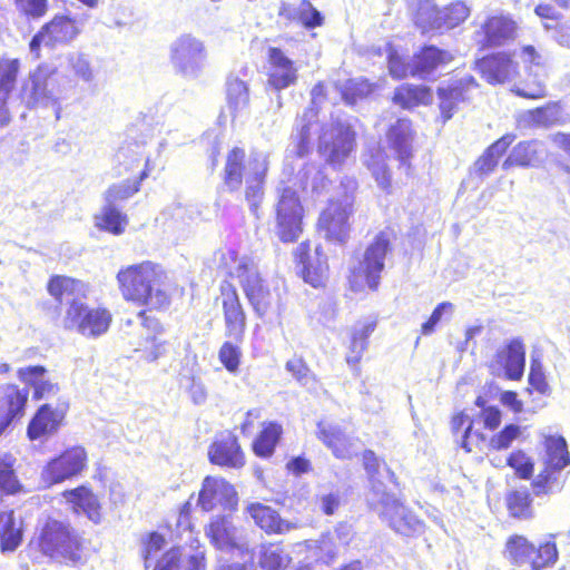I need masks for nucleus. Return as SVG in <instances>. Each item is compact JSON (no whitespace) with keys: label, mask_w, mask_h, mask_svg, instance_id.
<instances>
[{"label":"nucleus","mask_w":570,"mask_h":570,"mask_svg":"<svg viewBox=\"0 0 570 570\" xmlns=\"http://www.w3.org/2000/svg\"><path fill=\"white\" fill-rule=\"evenodd\" d=\"M207 57L205 42L190 33L180 35L169 47L174 70L185 78H197L205 69Z\"/></svg>","instance_id":"obj_12"},{"label":"nucleus","mask_w":570,"mask_h":570,"mask_svg":"<svg viewBox=\"0 0 570 570\" xmlns=\"http://www.w3.org/2000/svg\"><path fill=\"white\" fill-rule=\"evenodd\" d=\"M367 502L396 533L410 537L424 531V523L393 494L387 493L383 484H373L367 494Z\"/></svg>","instance_id":"obj_7"},{"label":"nucleus","mask_w":570,"mask_h":570,"mask_svg":"<svg viewBox=\"0 0 570 570\" xmlns=\"http://www.w3.org/2000/svg\"><path fill=\"white\" fill-rule=\"evenodd\" d=\"M535 142H519L511 151L509 157L504 160L502 167L508 169L512 166L529 167L533 166L537 159Z\"/></svg>","instance_id":"obj_49"},{"label":"nucleus","mask_w":570,"mask_h":570,"mask_svg":"<svg viewBox=\"0 0 570 570\" xmlns=\"http://www.w3.org/2000/svg\"><path fill=\"white\" fill-rule=\"evenodd\" d=\"M197 503L204 511H212L216 508L233 511L238 505V495L235 488L226 480L206 476Z\"/></svg>","instance_id":"obj_18"},{"label":"nucleus","mask_w":570,"mask_h":570,"mask_svg":"<svg viewBox=\"0 0 570 570\" xmlns=\"http://www.w3.org/2000/svg\"><path fill=\"white\" fill-rule=\"evenodd\" d=\"M285 368L303 386L315 382V377L302 357H293L285 364Z\"/></svg>","instance_id":"obj_58"},{"label":"nucleus","mask_w":570,"mask_h":570,"mask_svg":"<svg viewBox=\"0 0 570 570\" xmlns=\"http://www.w3.org/2000/svg\"><path fill=\"white\" fill-rule=\"evenodd\" d=\"M520 433L521 428L519 425L509 424L501 432L491 438L489 446L493 450L508 449Z\"/></svg>","instance_id":"obj_63"},{"label":"nucleus","mask_w":570,"mask_h":570,"mask_svg":"<svg viewBox=\"0 0 570 570\" xmlns=\"http://www.w3.org/2000/svg\"><path fill=\"white\" fill-rule=\"evenodd\" d=\"M292 558L279 543H265L259 547L258 564L264 570H285Z\"/></svg>","instance_id":"obj_41"},{"label":"nucleus","mask_w":570,"mask_h":570,"mask_svg":"<svg viewBox=\"0 0 570 570\" xmlns=\"http://www.w3.org/2000/svg\"><path fill=\"white\" fill-rule=\"evenodd\" d=\"M218 267L236 279L254 311L263 316L271 306V292L262 278L257 264L249 257H238L232 249L217 254Z\"/></svg>","instance_id":"obj_6"},{"label":"nucleus","mask_w":570,"mask_h":570,"mask_svg":"<svg viewBox=\"0 0 570 570\" xmlns=\"http://www.w3.org/2000/svg\"><path fill=\"white\" fill-rule=\"evenodd\" d=\"M532 556V570H541L554 566L558 561L559 553L553 537H550L548 541L541 543L538 548L534 547V553Z\"/></svg>","instance_id":"obj_51"},{"label":"nucleus","mask_w":570,"mask_h":570,"mask_svg":"<svg viewBox=\"0 0 570 570\" xmlns=\"http://www.w3.org/2000/svg\"><path fill=\"white\" fill-rule=\"evenodd\" d=\"M220 299L224 313L225 336L243 342L246 330V314L235 286L228 282L220 285Z\"/></svg>","instance_id":"obj_19"},{"label":"nucleus","mask_w":570,"mask_h":570,"mask_svg":"<svg viewBox=\"0 0 570 570\" xmlns=\"http://www.w3.org/2000/svg\"><path fill=\"white\" fill-rule=\"evenodd\" d=\"M116 279L126 301L150 308H163L170 303L165 286L166 274L153 262L146 261L122 267Z\"/></svg>","instance_id":"obj_4"},{"label":"nucleus","mask_w":570,"mask_h":570,"mask_svg":"<svg viewBox=\"0 0 570 570\" xmlns=\"http://www.w3.org/2000/svg\"><path fill=\"white\" fill-rule=\"evenodd\" d=\"M148 171L149 159L146 158L145 169L141 171L139 179H127L111 185L105 193L106 203L115 206L117 202L126 200L135 195L139 190L140 183L148 176Z\"/></svg>","instance_id":"obj_42"},{"label":"nucleus","mask_w":570,"mask_h":570,"mask_svg":"<svg viewBox=\"0 0 570 570\" xmlns=\"http://www.w3.org/2000/svg\"><path fill=\"white\" fill-rule=\"evenodd\" d=\"M316 117L314 108L308 109L301 118V128L293 137L296 140L295 156H286L282 180L277 188L275 204L276 234L285 243L295 242L302 233L303 207L297 196L296 187L313 190L324 187V175L313 164H305L303 158L311 150L312 119Z\"/></svg>","instance_id":"obj_1"},{"label":"nucleus","mask_w":570,"mask_h":570,"mask_svg":"<svg viewBox=\"0 0 570 570\" xmlns=\"http://www.w3.org/2000/svg\"><path fill=\"white\" fill-rule=\"evenodd\" d=\"M282 426L277 423H267L253 443V450L261 458H268L273 454L281 438Z\"/></svg>","instance_id":"obj_44"},{"label":"nucleus","mask_w":570,"mask_h":570,"mask_svg":"<svg viewBox=\"0 0 570 570\" xmlns=\"http://www.w3.org/2000/svg\"><path fill=\"white\" fill-rule=\"evenodd\" d=\"M29 390L19 389L17 385L9 384L3 389V400L7 406V414L13 419L22 416L28 401Z\"/></svg>","instance_id":"obj_47"},{"label":"nucleus","mask_w":570,"mask_h":570,"mask_svg":"<svg viewBox=\"0 0 570 570\" xmlns=\"http://www.w3.org/2000/svg\"><path fill=\"white\" fill-rule=\"evenodd\" d=\"M127 223V217L114 205L107 203L101 213L96 216V225L99 228L106 229L116 235L124 232Z\"/></svg>","instance_id":"obj_46"},{"label":"nucleus","mask_w":570,"mask_h":570,"mask_svg":"<svg viewBox=\"0 0 570 570\" xmlns=\"http://www.w3.org/2000/svg\"><path fill=\"white\" fill-rule=\"evenodd\" d=\"M36 540L46 556L71 562L81 559L77 535L61 521L48 519L40 528Z\"/></svg>","instance_id":"obj_10"},{"label":"nucleus","mask_w":570,"mask_h":570,"mask_svg":"<svg viewBox=\"0 0 570 570\" xmlns=\"http://www.w3.org/2000/svg\"><path fill=\"white\" fill-rule=\"evenodd\" d=\"M415 23L423 32L444 29L442 11L430 0L421 2Z\"/></svg>","instance_id":"obj_43"},{"label":"nucleus","mask_w":570,"mask_h":570,"mask_svg":"<svg viewBox=\"0 0 570 570\" xmlns=\"http://www.w3.org/2000/svg\"><path fill=\"white\" fill-rule=\"evenodd\" d=\"M308 245L303 243L296 248V256L303 265V275L306 283L313 287H318L327 272V258L320 247L315 248L313 261L307 255Z\"/></svg>","instance_id":"obj_33"},{"label":"nucleus","mask_w":570,"mask_h":570,"mask_svg":"<svg viewBox=\"0 0 570 570\" xmlns=\"http://www.w3.org/2000/svg\"><path fill=\"white\" fill-rule=\"evenodd\" d=\"M559 110L554 105L529 110L523 117L528 124L535 126H548L557 120Z\"/></svg>","instance_id":"obj_59"},{"label":"nucleus","mask_w":570,"mask_h":570,"mask_svg":"<svg viewBox=\"0 0 570 570\" xmlns=\"http://www.w3.org/2000/svg\"><path fill=\"white\" fill-rule=\"evenodd\" d=\"M517 26L508 17L497 16L489 18L482 26V31L478 33V39L482 46H501L512 40L515 36Z\"/></svg>","instance_id":"obj_31"},{"label":"nucleus","mask_w":570,"mask_h":570,"mask_svg":"<svg viewBox=\"0 0 570 570\" xmlns=\"http://www.w3.org/2000/svg\"><path fill=\"white\" fill-rule=\"evenodd\" d=\"M354 136L345 122L326 125L320 136L318 151L333 167L341 166L354 150Z\"/></svg>","instance_id":"obj_15"},{"label":"nucleus","mask_w":570,"mask_h":570,"mask_svg":"<svg viewBox=\"0 0 570 570\" xmlns=\"http://www.w3.org/2000/svg\"><path fill=\"white\" fill-rule=\"evenodd\" d=\"M520 58L525 67L527 77L520 86H515L514 92L530 99L544 97L549 55L533 46H524L521 49Z\"/></svg>","instance_id":"obj_14"},{"label":"nucleus","mask_w":570,"mask_h":570,"mask_svg":"<svg viewBox=\"0 0 570 570\" xmlns=\"http://www.w3.org/2000/svg\"><path fill=\"white\" fill-rule=\"evenodd\" d=\"M352 538V529L347 524H338L333 534L328 533L322 537L320 549L327 556V561H332L337 551L332 547L333 541L336 539L340 544L347 546Z\"/></svg>","instance_id":"obj_53"},{"label":"nucleus","mask_w":570,"mask_h":570,"mask_svg":"<svg viewBox=\"0 0 570 570\" xmlns=\"http://www.w3.org/2000/svg\"><path fill=\"white\" fill-rule=\"evenodd\" d=\"M204 552L186 556L180 548L168 550L156 563L154 570H205Z\"/></svg>","instance_id":"obj_34"},{"label":"nucleus","mask_w":570,"mask_h":570,"mask_svg":"<svg viewBox=\"0 0 570 570\" xmlns=\"http://www.w3.org/2000/svg\"><path fill=\"white\" fill-rule=\"evenodd\" d=\"M88 455L80 445L65 450L50 460L42 470V480L48 484L61 483L79 475L87 468Z\"/></svg>","instance_id":"obj_16"},{"label":"nucleus","mask_w":570,"mask_h":570,"mask_svg":"<svg viewBox=\"0 0 570 570\" xmlns=\"http://www.w3.org/2000/svg\"><path fill=\"white\" fill-rule=\"evenodd\" d=\"M271 71L268 83L276 90L285 89L297 80V69L294 62L278 48H271L268 55Z\"/></svg>","instance_id":"obj_27"},{"label":"nucleus","mask_w":570,"mask_h":570,"mask_svg":"<svg viewBox=\"0 0 570 570\" xmlns=\"http://www.w3.org/2000/svg\"><path fill=\"white\" fill-rule=\"evenodd\" d=\"M476 68L489 83L511 81L518 73V63L505 53H497L480 59Z\"/></svg>","instance_id":"obj_22"},{"label":"nucleus","mask_w":570,"mask_h":570,"mask_svg":"<svg viewBox=\"0 0 570 570\" xmlns=\"http://www.w3.org/2000/svg\"><path fill=\"white\" fill-rule=\"evenodd\" d=\"M89 17L88 12L75 13L73 16L56 14L40 28L29 43L30 52L35 59L40 58L41 46L55 48L73 41L80 35Z\"/></svg>","instance_id":"obj_9"},{"label":"nucleus","mask_w":570,"mask_h":570,"mask_svg":"<svg viewBox=\"0 0 570 570\" xmlns=\"http://www.w3.org/2000/svg\"><path fill=\"white\" fill-rule=\"evenodd\" d=\"M507 463L522 479H529L532 475L533 462L522 451L511 453Z\"/></svg>","instance_id":"obj_64"},{"label":"nucleus","mask_w":570,"mask_h":570,"mask_svg":"<svg viewBox=\"0 0 570 570\" xmlns=\"http://www.w3.org/2000/svg\"><path fill=\"white\" fill-rule=\"evenodd\" d=\"M350 191L346 189L328 200L318 218V227L325 233V237L343 243L350 234V218L353 215L355 184L350 183Z\"/></svg>","instance_id":"obj_13"},{"label":"nucleus","mask_w":570,"mask_h":570,"mask_svg":"<svg viewBox=\"0 0 570 570\" xmlns=\"http://www.w3.org/2000/svg\"><path fill=\"white\" fill-rule=\"evenodd\" d=\"M138 318L141 321V325L148 331L146 342H151L153 344L151 350L146 354L145 358L149 362L156 361L164 353L163 344L156 341L159 324L155 318L146 316L145 312H140Z\"/></svg>","instance_id":"obj_54"},{"label":"nucleus","mask_w":570,"mask_h":570,"mask_svg":"<svg viewBox=\"0 0 570 570\" xmlns=\"http://www.w3.org/2000/svg\"><path fill=\"white\" fill-rule=\"evenodd\" d=\"M22 539L21 522L17 521L13 511L0 512V540L2 551H14Z\"/></svg>","instance_id":"obj_40"},{"label":"nucleus","mask_w":570,"mask_h":570,"mask_svg":"<svg viewBox=\"0 0 570 570\" xmlns=\"http://www.w3.org/2000/svg\"><path fill=\"white\" fill-rule=\"evenodd\" d=\"M48 370L41 365L20 367L17 372L18 379L33 389L35 400H49L55 397L59 391V384L47 377Z\"/></svg>","instance_id":"obj_24"},{"label":"nucleus","mask_w":570,"mask_h":570,"mask_svg":"<svg viewBox=\"0 0 570 570\" xmlns=\"http://www.w3.org/2000/svg\"><path fill=\"white\" fill-rule=\"evenodd\" d=\"M67 409L66 402L58 403L55 409L50 404L41 405L28 425L29 439L38 440L56 433L65 419Z\"/></svg>","instance_id":"obj_20"},{"label":"nucleus","mask_w":570,"mask_h":570,"mask_svg":"<svg viewBox=\"0 0 570 570\" xmlns=\"http://www.w3.org/2000/svg\"><path fill=\"white\" fill-rule=\"evenodd\" d=\"M508 509L513 518L529 519L532 517L531 495L528 489H518L511 492L508 498Z\"/></svg>","instance_id":"obj_50"},{"label":"nucleus","mask_w":570,"mask_h":570,"mask_svg":"<svg viewBox=\"0 0 570 570\" xmlns=\"http://www.w3.org/2000/svg\"><path fill=\"white\" fill-rule=\"evenodd\" d=\"M63 497L76 513L86 514L91 521L98 523L101 519L100 504L97 497L86 487L65 491Z\"/></svg>","instance_id":"obj_35"},{"label":"nucleus","mask_w":570,"mask_h":570,"mask_svg":"<svg viewBox=\"0 0 570 570\" xmlns=\"http://www.w3.org/2000/svg\"><path fill=\"white\" fill-rule=\"evenodd\" d=\"M245 510L254 520L255 524L266 533L282 534L297 528L295 523L283 520L276 510L263 503H249L246 505Z\"/></svg>","instance_id":"obj_26"},{"label":"nucleus","mask_w":570,"mask_h":570,"mask_svg":"<svg viewBox=\"0 0 570 570\" xmlns=\"http://www.w3.org/2000/svg\"><path fill=\"white\" fill-rule=\"evenodd\" d=\"M240 344L242 342H236L229 338V341H226L218 351V360L232 374H236L239 370L242 358Z\"/></svg>","instance_id":"obj_52"},{"label":"nucleus","mask_w":570,"mask_h":570,"mask_svg":"<svg viewBox=\"0 0 570 570\" xmlns=\"http://www.w3.org/2000/svg\"><path fill=\"white\" fill-rule=\"evenodd\" d=\"M442 11L444 29H452L463 22L470 14V8L463 2H454Z\"/></svg>","instance_id":"obj_57"},{"label":"nucleus","mask_w":570,"mask_h":570,"mask_svg":"<svg viewBox=\"0 0 570 570\" xmlns=\"http://www.w3.org/2000/svg\"><path fill=\"white\" fill-rule=\"evenodd\" d=\"M193 210L185 206L176 205L169 212V220L167 223L168 228L185 232L194 220Z\"/></svg>","instance_id":"obj_60"},{"label":"nucleus","mask_w":570,"mask_h":570,"mask_svg":"<svg viewBox=\"0 0 570 570\" xmlns=\"http://www.w3.org/2000/svg\"><path fill=\"white\" fill-rule=\"evenodd\" d=\"M218 267L236 279L254 311L263 316L271 306V292L262 278L257 264L249 257H238L232 249L217 254Z\"/></svg>","instance_id":"obj_5"},{"label":"nucleus","mask_w":570,"mask_h":570,"mask_svg":"<svg viewBox=\"0 0 570 570\" xmlns=\"http://www.w3.org/2000/svg\"><path fill=\"white\" fill-rule=\"evenodd\" d=\"M19 71V59L0 57V126L7 125L10 120L8 99L16 86Z\"/></svg>","instance_id":"obj_29"},{"label":"nucleus","mask_w":570,"mask_h":570,"mask_svg":"<svg viewBox=\"0 0 570 570\" xmlns=\"http://www.w3.org/2000/svg\"><path fill=\"white\" fill-rule=\"evenodd\" d=\"M453 56L434 46H425L412 59V76L428 78L434 70L452 61Z\"/></svg>","instance_id":"obj_30"},{"label":"nucleus","mask_w":570,"mask_h":570,"mask_svg":"<svg viewBox=\"0 0 570 570\" xmlns=\"http://www.w3.org/2000/svg\"><path fill=\"white\" fill-rule=\"evenodd\" d=\"M67 63L73 77L79 81L91 86L96 81V71L89 57L82 52H70L67 56Z\"/></svg>","instance_id":"obj_45"},{"label":"nucleus","mask_w":570,"mask_h":570,"mask_svg":"<svg viewBox=\"0 0 570 570\" xmlns=\"http://www.w3.org/2000/svg\"><path fill=\"white\" fill-rule=\"evenodd\" d=\"M505 552L511 562L523 564L531 560L534 553V546L522 535H512L507 541Z\"/></svg>","instance_id":"obj_48"},{"label":"nucleus","mask_w":570,"mask_h":570,"mask_svg":"<svg viewBox=\"0 0 570 570\" xmlns=\"http://www.w3.org/2000/svg\"><path fill=\"white\" fill-rule=\"evenodd\" d=\"M547 456L544 460L546 470L537 476L534 488H544L554 471H560L570 464V456L567 450L566 440L562 436H549L546 439Z\"/></svg>","instance_id":"obj_23"},{"label":"nucleus","mask_w":570,"mask_h":570,"mask_svg":"<svg viewBox=\"0 0 570 570\" xmlns=\"http://www.w3.org/2000/svg\"><path fill=\"white\" fill-rule=\"evenodd\" d=\"M529 384L540 394H548L550 386L546 380L542 363L539 358L532 357L529 373Z\"/></svg>","instance_id":"obj_62"},{"label":"nucleus","mask_w":570,"mask_h":570,"mask_svg":"<svg viewBox=\"0 0 570 570\" xmlns=\"http://www.w3.org/2000/svg\"><path fill=\"white\" fill-rule=\"evenodd\" d=\"M367 168L372 171L379 186L386 189L390 186V171L385 158L381 151L371 155L370 159L365 160Z\"/></svg>","instance_id":"obj_55"},{"label":"nucleus","mask_w":570,"mask_h":570,"mask_svg":"<svg viewBox=\"0 0 570 570\" xmlns=\"http://www.w3.org/2000/svg\"><path fill=\"white\" fill-rule=\"evenodd\" d=\"M468 422V426L463 434V441H462V448L466 452H472V442L475 440L476 442L482 441L483 436L480 432H474L472 430V422L470 421L469 416L465 414H459L453 417L452 420V428L453 430L458 431L462 428V425Z\"/></svg>","instance_id":"obj_61"},{"label":"nucleus","mask_w":570,"mask_h":570,"mask_svg":"<svg viewBox=\"0 0 570 570\" xmlns=\"http://www.w3.org/2000/svg\"><path fill=\"white\" fill-rule=\"evenodd\" d=\"M495 361L501 365L510 380L518 381L522 377L525 365L524 345L519 338L510 341L498 351Z\"/></svg>","instance_id":"obj_32"},{"label":"nucleus","mask_w":570,"mask_h":570,"mask_svg":"<svg viewBox=\"0 0 570 570\" xmlns=\"http://www.w3.org/2000/svg\"><path fill=\"white\" fill-rule=\"evenodd\" d=\"M205 534L217 550H237L240 554L248 551L245 530L237 527L229 515L213 517L205 528Z\"/></svg>","instance_id":"obj_17"},{"label":"nucleus","mask_w":570,"mask_h":570,"mask_svg":"<svg viewBox=\"0 0 570 570\" xmlns=\"http://www.w3.org/2000/svg\"><path fill=\"white\" fill-rule=\"evenodd\" d=\"M387 140L397 158L405 163L411 156L413 130L409 119H399L389 130Z\"/></svg>","instance_id":"obj_37"},{"label":"nucleus","mask_w":570,"mask_h":570,"mask_svg":"<svg viewBox=\"0 0 570 570\" xmlns=\"http://www.w3.org/2000/svg\"><path fill=\"white\" fill-rule=\"evenodd\" d=\"M269 155L262 150H252L246 158L245 150L233 148L226 157L224 184L230 190H239L245 184V199L250 212L258 217L264 197V181L268 170Z\"/></svg>","instance_id":"obj_3"},{"label":"nucleus","mask_w":570,"mask_h":570,"mask_svg":"<svg viewBox=\"0 0 570 570\" xmlns=\"http://www.w3.org/2000/svg\"><path fill=\"white\" fill-rule=\"evenodd\" d=\"M317 435L338 459H351L357 454V440L347 436L336 425L318 423Z\"/></svg>","instance_id":"obj_25"},{"label":"nucleus","mask_w":570,"mask_h":570,"mask_svg":"<svg viewBox=\"0 0 570 570\" xmlns=\"http://www.w3.org/2000/svg\"><path fill=\"white\" fill-rule=\"evenodd\" d=\"M227 107L234 118L242 116L249 108V88L245 80L229 75L226 80Z\"/></svg>","instance_id":"obj_36"},{"label":"nucleus","mask_w":570,"mask_h":570,"mask_svg":"<svg viewBox=\"0 0 570 570\" xmlns=\"http://www.w3.org/2000/svg\"><path fill=\"white\" fill-rule=\"evenodd\" d=\"M208 456L212 463L227 468L237 469L245 463L237 439L230 433L223 435L210 445Z\"/></svg>","instance_id":"obj_28"},{"label":"nucleus","mask_w":570,"mask_h":570,"mask_svg":"<svg viewBox=\"0 0 570 570\" xmlns=\"http://www.w3.org/2000/svg\"><path fill=\"white\" fill-rule=\"evenodd\" d=\"M56 68L40 63L30 71L23 80L19 97L27 108L56 106L59 100L58 81L55 78Z\"/></svg>","instance_id":"obj_11"},{"label":"nucleus","mask_w":570,"mask_h":570,"mask_svg":"<svg viewBox=\"0 0 570 570\" xmlns=\"http://www.w3.org/2000/svg\"><path fill=\"white\" fill-rule=\"evenodd\" d=\"M386 52L390 75L393 78L401 79L409 75L412 76V62H404L403 58L390 43L386 45Z\"/></svg>","instance_id":"obj_56"},{"label":"nucleus","mask_w":570,"mask_h":570,"mask_svg":"<svg viewBox=\"0 0 570 570\" xmlns=\"http://www.w3.org/2000/svg\"><path fill=\"white\" fill-rule=\"evenodd\" d=\"M375 327V321L358 323L353 327L348 352L345 357L346 363L350 366H356L362 360L363 354L367 348V338L374 332Z\"/></svg>","instance_id":"obj_38"},{"label":"nucleus","mask_w":570,"mask_h":570,"mask_svg":"<svg viewBox=\"0 0 570 570\" xmlns=\"http://www.w3.org/2000/svg\"><path fill=\"white\" fill-rule=\"evenodd\" d=\"M433 95L426 86L404 83L397 87L393 95V102L403 109H412L420 105H429Z\"/></svg>","instance_id":"obj_39"},{"label":"nucleus","mask_w":570,"mask_h":570,"mask_svg":"<svg viewBox=\"0 0 570 570\" xmlns=\"http://www.w3.org/2000/svg\"><path fill=\"white\" fill-rule=\"evenodd\" d=\"M49 294L62 306L61 324L67 331L86 338L106 334L112 322L111 312L100 305L86 303L89 286L67 276H53L48 283Z\"/></svg>","instance_id":"obj_2"},{"label":"nucleus","mask_w":570,"mask_h":570,"mask_svg":"<svg viewBox=\"0 0 570 570\" xmlns=\"http://www.w3.org/2000/svg\"><path fill=\"white\" fill-rule=\"evenodd\" d=\"M390 249V235L386 232H381L367 246L363 258L350 267L348 283L352 291L361 292L366 287L377 288L381 273L384 269L385 256Z\"/></svg>","instance_id":"obj_8"},{"label":"nucleus","mask_w":570,"mask_h":570,"mask_svg":"<svg viewBox=\"0 0 570 570\" xmlns=\"http://www.w3.org/2000/svg\"><path fill=\"white\" fill-rule=\"evenodd\" d=\"M475 87L474 78L466 76L438 89L439 107L444 120H449L453 116L460 104L465 102L469 98L470 89Z\"/></svg>","instance_id":"obj_21"}]
</instances>
